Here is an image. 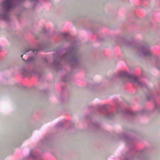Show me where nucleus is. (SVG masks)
<instances>
[{"label": "nucleus", "mask_w": 160, "mask_h": 160, "mask_svg": "<svg viewBox=\"0 0 160 160\" xmlns=\"http://www.w3.org/2000/svg\"><path fill=\"white\" fill-rule=\"evenodd\" d=\"M60 60H58L57 58H55L54 59L53 64L55 65H58L59 63Z\"/></svg>", "instance_id": "423d86ee"}, {"label": "nucleus", "mask_w": 160, "mask_h": 160, "mask_svg": "<svg viewBox=\"0 0 160 160\" xmlns=\"http://www.w3.org/2000/svg\"><path fill=\"white\" fill-rule=\"evenodd\" d=\"M25 0H4L0 5V19L8 21L10 18L8 11L13 8L16 3L23 2Z\"/></svg>", "instance_id": "f257e3e1"}, {"label": "nucleus", "mask_w": 160, "mask_h": 160, "mask_svg": "<svg viewBox=\"0 0 160 160\" xmlns=\"http://www.w3.org/2000/svg\"><path fill=\"white\" fill-rule=\"evenodd\" d=\"M42 32L43 33H46L47 32V31L45 28H43L42 29Z\"/></svg>", "instance_id": "1a4fd4ad"}, {"label": "nucleus", "mask_w": 160, "mask_h": 160, "mask_svg": "<svg viewBox=\"0 0 160 160\" xmlns=\"http://www.w3.org/2000/svg\"><path fill=\"white\" fill-rule=\"evenodd\" d=\"M30 51H32V52L33 53V55H34L37 52H39V49H34L33 48H31L29 49H27L23 53V54H26L27 53L29 52Z\"/></svg>", "instance_id": "39448f33"}, {"label": "nucleus", "mask_w": 160, "mask_h": 160, "mask_svg": "<svg viewBox=\"0 0 160 160\" xmlns=\"http://www.w3.org/2000/svg\"><path fill=\"white\" fill-rule=\"evenodd\" d=\"M119 77H126L130 80H133L135 83H137L140 86H142L144 85L143 84L138 80L133 75H130L126 71L121 72Z\"/></svg>", "instance_id": "20e7f679"}, {"label": "nucleus", "mask_w": 160, "mask_h": 160, "mask_svg": "<svg viewBox=\"0 0 160 160\" xmlns=\"http://www.w3.org/2000/svg\"><path fill=\"white\" fill-rule=\"evenodd\" d=\"M31 2H37L38 1V0H30Z\"/></svg>", "instance_id": "f8f14e48"}, {"label": "nucleus", "mask_w": 160, "mask_h": 160, "mask_svg": "<svg viewBox=\"0 0 160 160\" xmlns=\"http://www.w3.org/2000/svg\"><path fill=\"white\" fill-rule=\"evenodd\" d=\"M134 114H136V113L135 112Z\"/></svg>", "instance_id": "2eb2a0df"}, {"label": "nucleus", "mask_w": 160, "mask_h": 160, "mask_svg": "<svg viewBox=\"0 0 160 160\" xmlns=\"http://www.w3.org/2000/svg\"><path fill=\"white\" fill-rule=\"evenodd\" d=\"M132 43V42H128L127 44V46H131V44Z\"/></svg>", "instance_id": "9b49d317"}, {"label": "nucleus", "mask_w": 160, "mask_h": 160, "mask_svg": "<svg viewBox=\"0 0 160 160\" xmlns=\"http://www.w3.org/2000/svg\"><path fill=\"white\" fill-rule=\"evenodd\" d=\"M34 61V58L33 57H30L27 59V61L28 63L33 62Z\"/></svg>", "instance_id": "0eeeda50"}, {"label": "nucleus", "mask_w": 160, "mask_h": 160, "mask_svg": "<svg viewBox=\"0 0 160 160\" xmlns=\"http://www.w3.org/2000/svg\"><path fill=\"white\" fill-rule=\"evenodd\" d=\"M66 52V53L62 56L60 60L68 61L70 63L71 66L73 67L78 62L77 55L75 53V48L73 47H70L68 48Z\"/></svg>", "instance_id": "f03ea898"}, {"label": "nucleus", "mask_w": 160, "mask_h": 160, "mask_svg": "<svg viewBox=\"0 0 160 160\" xmlns=\"http://www.w3.org/2000/svg\"><path fill=\"white\" fill-rule=\"evenodd\" d=\"M68 34L67 33H63V35L64 37H66L67 36H68Z\"/></svg>", "instance_id": "9d476101"}, {"label": "nucleus", "mask_w": 160, "mask_h": 160, "mask_svg": "<svg viewBox=\"0 0 160 160\" xmlns=\"http://www.w3.org/2000/svg\"><path fill=\"white\" fill-rule=\"evenodd\" d=\"M106 105H105L103 106H99L98 108L100 109H104L106 108Z\"/></svg>", "instance_id": "6e6552de"}, {"label": "nucleus", "mask_w": 160, "mask_h": 160, "mask_svg": "<svg viewBox=\"0 0 160 160\" xmlns=\"http://www.w3.org/2000/svg\"><path fill=\"white\" fill-rule=\"evenodd\" d=\"M22 57H23V55H22L21 56V58H22V60H24V61H25V60L23 58H22Z\"/></svg>", "instance_id": "4468645a"}, {"label": "nucleus", "mask_w": 160, "mask_h": 160, "mask_svg": "<svg viewBox=\"0 0 160 160\" xmlns=\"http://www.w3.org/2000/svg\"><path fill=\"white\" fill-rule=\"evenodd\" d=\"M60 126V125H59V124H58L57 125V127H59Z\"/></svg>", "instance_id": "ddd939ff"}, {"label": "nucleus", "mask_w": 160, "mask_h": 160, "mask_svg": "<svg viewBox=\"0 0 160 160\" xmlns=\"http://www.w3.org/2000/svg\"><path fill=\"white\" fill-rule=\"evenodd\" d=\"M138 53L139 56L142 57H150L153 54L148 48L144 46L139 48Z\"/></svg>", "instance_id": "7ed1b4c3"}]
</instances>
